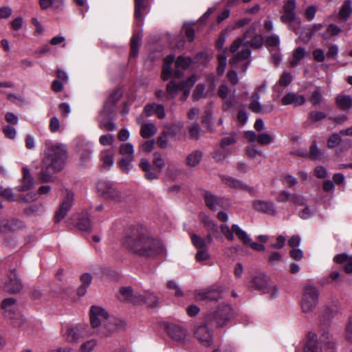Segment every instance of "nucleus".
Returning <instances> with one entry per match:
<instances>
[{
  "label": "nucleus",
  "mask_w": 352,
  "mask_h": 352,
  "mask_svg": "<svg viewBox=\"0 0 352 352\" xmlns=\"http://www.w3.org/2000/svg\"><path fill=\"white\" fill-rule=\"evenodd\" d=\"M143 301L140 304H146L149 307H155L158 305V298L152 293L147 292L142 295Z\"/></svg>",
  "instance_id": "45"
},
{
  "label": "nucleus",
  "mask_w": 352,
  "mask_h": 352,
  "mask_svg": "<svg viewBox=\"0 0 352 352\" xmlns=\"http://www.w3.org/2000/svg\"><path fill=\"white\" fill-rule=\"evenodd\" d=\"M294 60L290 62L292 67H294L297 65L298 61L302 59L305 57V49L302 47H298L293 52Z\"/></svg>",
  "instance_id": "52"
},
{
  "label": "nucleus",
  "mask_w": 352,
  "mask_h": 352,
  "mask_svg": "<svg viewBox=\"0 0 352 352\" xmlns=\"http://www.w3.org/2000/svg\"><path fill=\"white\" fill-rule=\"evenodd\" d=\"M2 131L6 138L12 140H14L16 138V131L13 126L10 125L4 126Z\"/></svg>",
  "instance_id": "57"
},
{
  "label": "nucleus",
  "mask_w": 352,
  "mask_h": 352,
  "mask_svg": "<svg viewBox=\"0 0 352 352\" xmlns=\"http://www.w3.org/2000/svg\"><path fill=\"white\" fill-rule=\"evenodd\" d=\"M97 346L98 340L95 338H91L81 343L78 352H93Z\"/></svg>",
  "instance_id": "38"
},
{
  "label": "nucleus",
  "mask_w": 352,
  "mask_h": 352,
  "mask_svg": "<svg viewBox=\"0 0 352 352\" xmlns=\"http://www.w3.org/2000/svg\"><path fill=\"white\" fill-rule=\"evenodd\" d=\"M184 89V84H180V82L177 83L176 82L173 80L170 81L166 85V92L168 95V98H174L179 91L182 90Z\"/></svg>",
  "instance_id": "40"
},
{
  "label": "nucleus",
  "mask_w": 352,
  "mask_h": 352,
  "mask_svg": "<svg viewBox=\"0 0 352 352\" xmlns=\"http://www.w3.org/2000/svg\"><path fill=\"white\" fill-rule=\"evenodd\" d=\"M317 8L314 6H308L305 12V16L308 21H312L316 15Z\"/></svg>",
  "instance_id": "60"
},
{
  "label": "nucleus",
  "mask_w": 352,
  "mask_h": 352,
  "mask_svg": "<svg viewBox=\"0 0 352 352\" xmlns=\"http://www.w3.org/2000/svg\"><path fill=\"white\" fill-rule=\"evenodd\" d=\"M279 44V38L277 36H270L266 39V45L270 52L277 50Z\"/></svg>",
  "instance_id": "53"
},
{
  "label": "nucleus",
  "mask_w": 352,
  "mask_h": 352,
  "mask_svg": "<svg viewBox=\"0 0 352 352\" xmlns=\"http://www.w3.org/2000/svg\"><path fill=\"white\" fill-rule=\"evenodd\" d=\"M175 60L173 55L166 56L164 60V65L162 72V78L163 80H167L172 74L171 64Z\"/></svg>",
  "instance_id": "30"
},
{
  "label": "nucleus",
  "mask_w": 352,
  "mask_h": 352,
  "mask_svg": "<svg viewBox=\"0 0 352 352\" xmlns=\"http://www.w3.org/2000/svg\"><path fill=\"white\" fill-rule=\"evenodd\" d=\"M23 179L21 180V184L19 186V190L25 191L32 188L34 182L30 176L29 170L23 167Z\"/></svg>",
  "instance_id": "31"
},
{
  "label": "nucleus",
  "mask_w": 352,
  "mask_h": 352,
  "mask_svg": "<svg viewBox=\"0 0 352 352\" xmlns=\"http://www.w3.org/2000/svg\"><path fill=\"white\" fill-rule=\"evenodd\" d=\"M122 96V91L120 89L114 90L107 99L104 104V109L102 112L106 116H109L113 113V105L117 102Z\"/></svg>",
  "instance_id": "20"
},
{
  "label": "nucleus",
  "mask_w": 352,
  "mask_h": 352,
  "mask_svg": "<svg viewBox=\"0 0 352 352\" xmlns=\"http://www.w3.org/2000/svg\"><path fill=\"white\" fill-rule=\"evenodd\" d=\"M119 298L122 301H130L134 304H140L143 301L142 294L133 293L129 287L120 289Z\"/></svg>",
  "instance_id": "18"
},
{
  "label": "nucleus",
  "mask_w": 352,
  "mask_h": 352,
  "mask_svg": "<svg viewBox=\"0 0 352 352\" xmlns=\"http://www.w3.org/2000/svg\"><path fill=\"white\" fill-rule=\"evenodd\" d=\"M286 88V73L283 72L278 82L274 87V97L277 99L282 96L281 101L283 105H286V94H284Z\"/></svg>",
  "instance_id": "22"
},
{
  "label": "nucleus",
  "mask_w": 352,
  "mask_h": 352,
  "mask_svg": "<svg viewBox=\"0 0 352 352\" xmlns=\"http://www.w3.org/2000/svg\"><path fill=\"white\" fill-rule=\"evenodd\" d=\"M232 309L230 305L220 304L216 311L206 316L208 323L214 322L217 328L224 327L232 318Z\"/></svg>",
  "instance_id": "6"
},
{
  "label": "nucleus",
  "mask_w": 352,
  "mask_h": 352,
  "mask_svg": "<svg viewBox=\"0 0 352 352\" xmlns=\"http://www.w3.org/2000/svg\"><path fill=\"white\" fill-rule=\"evenodd\" d=\"M221 182L226 186L234 188V189H246L248 190L250 193L254 190L252 188H248L241 181L236 179L228 175H221Z\"/></svg>",
  "instance_id": "23"
},
{
  "label": "nucleus",
  "mask_w": 352,
  "mask_h": 352,
  "mask_svg": "<svg viewBox=\"0 0 352 352\" xmlns=\"http://www.w3.org/2000/svg\"><path fill=\"white\" fill-rule=\"evenodd\" d=\"M252 207L257 211L273 215L276 210L272 203L262 200H254L252 201Z\"/></svg>",
  "instance_id": "24"
},
{
  "label": "nucleus",
  "mask_w": 352,
  "mask_h": 352,
  "mask_svg": "<svg viewBox=\"0 0 352 352\" xmlns=\"http://www.w3.org/2000/svg\"><path fill=\"white\" fill-rule=\"evenodd\" d=\"M199 250L195 255V258L197 261L201 262L206 261L209 258V254L206 248L204 249H199Z\"/></svg>",
  "instance_id": "62"
},
{
  "label": "nucleus",
  "mask_w": 352,
  "mask_h": 352,
  "mask_svg": "<svg viewBox=\"0 0 352 352\" xmlns=\"http://www.w3.org/2000/svg\"><path fill=\"white\" fill-rule=\"evenodd\" d=\"M319 292L313 285H307L304 287L300 305L302 311L309 314L314 311L318 303Z\"/></svg>",
  "instance_id": "8"
},
{
  "label": "nucleus",
  "mask_w": 352,
  "mask_h": 352,
  "mask_svg": "<svg viewBox=\"0 0 352 352\" xmlns=\"http://www.w3.org/2000/svg\"><path fill=\"white\" fill-rule=\"evenodd\" d=\"M296 8V0H287V23H293L298 26L301 23L300 18L294 12Z\"/></svg>",
  "instance_id": "25"
},
{
  "label": "nucleus",
  "mask_w": 352,
  "mask_h": 352,
  "mask_svg": "<svg viewBox=\"0 0 352 352\" xmlns=\"http://www.w3.org/2000/svg\"><path fill=\"white\" fill-rule=\"evenodd\" d=\"M6 317L11 320L12 324L15 327L25 329V318L17 311L16 301L13 298L5 299L1 304Z\"/></svg>",
  "instance_id": "7"
},
{
  "label": "nucleus",
  "mask_w": 352,
  "mask_h": 352,
  "mask_svg": "<svg viewBox=\"0 0 352 352\" xmlns=\"http://www.w3.org/2000/svg\"><path fill=\"white\" fill-rule=\"evenodd\" d=\"M74 201V195L72 192L66 190L61 201L58 210L56 212L57 221H61L70 210Z\"/></svg>",
  "instance_id": "13"
},
{
  "label": "nucleus",
  "mask_w": 352,
  "mask_h": 352,
  "mask_svg": "<svg viewBox=\"0 0 352 352\" xmlns=\"http://www.w3.org/2000/svg\"><path fill=\"white\" fill-rule=\"evenodd\" d=\"M204 197L206 206L212 210L215 211L222 206V199L209 192H206Z\"/></svg>",
  "instance_id": "26"
},
{
  "label": "nucleus",
  "mask_w": 352,
  "mask_h": 352,
  "mask_svg": "<svg viewBox=\"0 0 352 352\" xmlns=\"http://www.w3.org/2000/svg\"><path fill=\"white\" fill-rule=\"evenodd\" d=\"M274 136L269 133H261L257 135V142L261 145H267L272 143Z\"/></svg>",
  "instance_id": "48"
},
{
  "label": "nucleus",
  "mask_w": 352,
  "mask_h": 352,
  "mask_svg": "<svg viewBox=\"0 0 352 352\" xmlns=\"http://www.w3.org/2000/svg\"><path fill=\"white\" fill-rule=\"evenodd\" d=\"M252 102L250 104V109L256 113H267L272 111L273 105L267 104L263 105L258 102L259 95L257 93H254L252 96Z\"/></svg>",
  "instance_id": "19"
},
{
  "label": "nucleus",
  "mask_w": 352,
  "mask_h": 352,
  "mask_svg": "<svg viewBox=\"0 0 352 352\" xmlns=\"http://www.w3.org/2000/svg\"><path fill=\"white\" fill-rule=\"evenodd\" d=\"M192 63V60L188 57L179 56L175 61V66L177 67V70L174 73V76L177 78H179L182 73L179 71V68L186 69L189 67Z\"/></svg>",
  "instance_id": "35"
},
{
  "label": "nucleus",
  "mask_w": 352,
  "mask_h": 352,
  "mask_svg": "<svg viewBox=\"0 0 352 352\" xmlns=\"http://www.w3.org/2000/svg\"><path fill=\"white\" fill-rule=\"evenodd\" d=\"M90 322L94 329L103 327L108 319L110 318L108 313L101 307L91 306L89 311Z\"/></svg>",
  "instance_id": "11"
},
{
  "label": "nucleus",
  "mask_w": 352,
  "mask_h": 352,
  "mask_svg": "<svg viewBox=\"0 0 352 352\" xmlns=\"http://www.w3.org/2000/svg\"><path fill=\"white\" fill-rule=\"evenodd\" d=\"M336 103L340 109L346 110L352 107V98L349 95L339 94L336 98Z\"/></svg>",
  "instance_id": "33"
},
{
  "label": "nucleus",
  "mask_w": 352,
  "mask_h": 352,
  "mask_svg": "<svg viewBox=\"0 0 352 352\" xmlns=\"http://www.w3.org/2000/svg\"><path fill=\"white\" fill-rule=\"evenodd\" d=\"M64 155H45L41 165L39 179L42 182L53 181L52 175L60 170L65 165Z\"/></svg>",
  "instance_id": "4"
},
{
  "label": "nucleus",
  "mask_w": 352,
  "mask_h": 352,
  "mask_svg": "<svg viewBox=\"0 0 352 352\" xmlns=\"http://www.w3.org/2000/svg\"><path fill=\"white\" fill-rule=\"evenodd\" d=\"M140 168L145 172V177L148 180H153L157 178V174L154 171H151V166L150 163L145 159H142Z\"/></svg>",
  "instance_id": "37"
},
{
  "label": "nucleus",
  "mask_w": 352,
  "mask_h": 352,
  "mask_svg": "<svg viewBox=\"0 0 352 352\" xmlns=\"http://www.w3.org/2000/svg\"><path fill=\"white\" fill-rule=\"evenodd\" d=\"M190 236L192 244L197 249H204L206 248L208 244L212 242V236L210 233L207 235L206 239H204L201 236L193 233L190 234Z\"/></svg>",
  "instance_id": "27"
},
{
  "label": "nucleus",
  "mask_w": 352,
  "mask_h": 352,
  "mask_svg": "<svg viewBox=\"0 0 352 352\" xmlns=\"http://www.w3.org/2000/svg\"><path fill=\"white\" fill-rule=\"evenodd\" d=\"M45 145L47 151L52 152L53 154H66L67 152L66 145L62 143L48 141L45 143Z\"/></svg>",
  "instance_id": "32"
},
{
  "label": "nucleus",
  "mask_w": 352,
  "mask_h": 352,
  "mask_svg": "<svg viewBox=\"0 0 352 352\" xmlns=\"http://www.w3.org/2000/svg\"><path fill=\"white\" fill-rule=\"evenodd\" d=\"M122 245L129 252L142 256H155L164 252L160 241L138 230L126 231L122 239Z\"/></svg>",
  "instance_id": "1"
},
{
  "label": "nucleus",
  "mask_w": 352,
  "mask_h": 352,
  "mask_svg": "<svg viewBox=\"0 0 352 352\" xmlns=\"http://www.w3.org/2000/svg\"><path fill=\"white\" fill-rule=\"evenodd\" d=\"M40 8L43 10L53 7L54 8H60L64 3V0H39Z\"/></svg>",
  "instance_id": "42"
},
{
  "label": "nucleus",
  "mask_w": 352,
  "mask_h": 352,
  "mask_svg": "<svg viewBox=\"0 0 352 352\" xmlns=\"http://www.w3.org/2000/svg\"><path fill=\"white\" fill-rule=\"evenodd\" d=\"M200 218L201 221L206 229L212 232H216L217 231V223L211 219L208 215L202 213L200 214Z\"/></svg>",
  "instance_id": "41"
},
{
  "label": "nucleus",
  "mask_w": 352,
  "mask_h": 352,
  "mask_svg": "<svg viewBox=\"0 0 352 352\" xmlns=\"http://www.w3.org/2000/svg\"><path fill=\"white\" fill-rule=\"evenodd\" d=\"M323 100V96L321 91L318 89H315L311 92V94L309 98V102L314 105H319L321 104Z\"/></svg>",
  "instance_id": "50"
},
{
  "label": "nucleus",
  "mask_w": 352,
  "mask_h": 352,
  "mask_svg": "<svg viewBox=\"0 0 352 352\" xmlns=\"http://www.w3.org/2000/svg\"><path fill=\"white\" fill-rule=\"evenodd\" d=\"M189 135L192 139H198L203 134V131L198 124L194 122L188 126Z\"/></svg>",
  "instance_id": "47"
},
{
  "label": "nucleus",
  "mask_w": 352,
  "mask_h": 352,
  "mask_svg": "<svg viewBox=\"0 0 352 352\" xmlns=\"http://www.w3.org/2000/svg\"><path fill=\"white\" fill-rule=\"evenodd\" d=\"M217 59L218 66L217 67V72L219 75H221L225 71L227 58L224 54H221L218 56Z\"/></svg>",
  "instance_id": "55"
},
{
  "label": "nucleus",
  "mask_w": 352,
  "mask_h": 352,
  "mask_svg": "<svg viewBox=\"0 0 352 352\" xmlns=\"http://www.w3.org/2000/svg\"><path fill=\"white\" fill-rule=\"evenodd\" d=\"M142 35L139 32H135L131 38L130 58H135L138 55L139 47L141 43Z\"/></svg>",
  "instance_id": "28"
},
{
  "label": "nucleus",
  "mask_w": 352,
  "mask_h": 352,
  "mask_svg": "<svg viewBox=\"0 0 352 352\" xmlns=\"http://www.w3.org/2000/svg\"><path fill=\"white\" fill-rule=\"evenodd\" d=\"M133 152L134 149L131 144L126 143L120 146V154H133Z\"/></svg>",
  "instance_id": "64"
},
{
  "label": "nucleus",
  "mask_w": 352,
  "mask_h": 352,
  "mask_svg": "<svg viewBox=\"0 0 352 352\" xmlns=\"http://www.w3.org/2000/svg\"><path fill=\"white\" fill-rule=\"evenodd\" d=\"M223 297L221 287H211L206 290L199 291L195 296L197 300L217 301Z\"/></svg>",
  "instance_id": "12"
},
{
  "label": "nucleus",
  "mask_w": 352,
  "mask_h": 352,
  "mask_svg": "<svg viewBox=\"0 0 352 352\" xmlns=\"http://www.w3.org/2000/svg\"><path fill=\"white\" fill-rule=\"evenodd\" d=\"M250 32L244 34L243 38H238L233 41L230 47V52L233 54L232 58L230 59L229 63L233 69H241V72L245 73L250 63L249 60L251 52L249 49L250 44L252 47H260L263 43L261 35L256 34L250 41L245 40L248 38Z\"/></svg>",
  "instance_id": "2"
},
{
  "label": "nucleus",
  "mask_w": 352,
  "mask_h": 352,
  "mask_svg": "<svg viewBox=\"0 0 352 352\" xmlns=\"http://www.w3.org/2000/svg\"><path fill=\"white\" fill-rule=\"evenodd\" d=\"M283 258V255L278 252H274L270 254L268 261L272 265H278Z\"/></svg>",
  "instance_id": "56"
},
{
  "label": "nucleus",
  "mask_w": 352,
  "mask_h": 352,
  "mask_svg": "<svg viewBox=\"0 0 352 352\" xmlns=\"http://www.w3.org/2000/svg\"><path fill=\"white\" fill-rule=\"evenodd\" d=\"M171 141H173L171 138H169L165 133L162 132L157 139V145L161 148H165L170 145V142Z\"/></svg>",
  "instance_id": "51"
},
{
  "label": "nucleus",
  "mask_w": 352,
  "mask_h": 352,
  "mask_svg": "<svg viewBox=\"0 0 352 352\" xmlns=\"http://www.w3.org/2000/svg\"><path fill=\"white\" fill-rule=\"evenodd\" d=\"M78 227L80 230L84 231L90 230L91 228V222L89 217L82 219L78 222Z\"/></svg>",
  "instance_id": "58"
},
{
  "label": "nucleus",
  "mask_w": 352,
  "mask_h": 352,
  "mask_svg": "<svg viewBox=\"0 0 352 352\" xmlns=\"http://www.w3.org/2000/svg\"><path fill=\"white\" fill-rule=\"evenodd\" d=\"M249 287L269 294L272 298H276L278 295L277 287L272 284L270 279L263 273H258L253 276L249 282Z\"/></svg>",
  "instance_id": "5"
},
{
  "label": "nucleus",
  "mask_w": 352,
  "mask_h": 352,
  "mask_svg": "<svg viewBox=\"0 0 352 352\" xmlns=\"http://www.w3.org/2000/svg\"><path fill=\"white\" fill-rule=\"evenodd\" d=\"M182 128L179 124H173L164 128L163 133L173 140L177 139L181 135Z\"/></svg>",
  "instance_id": "36"
},
{
  "label": "nucleus",
  "mask_w": 352,
  "mask_h": 352,
  "mask_svg": "<svg viewBox=\"0 0 352 352\" xmlns=\"http://www.w3.org/2000/svg\"><path fill=\"white\" fill-rule=\"evenodd\" d=\"M164 330L167 336L177 344H185L188 342L187 330L179 324L166 323Z\"/></svg>",
  "instance_id": "9"
},
{
  "label": "nucleus",
  "mask_w": 352,
  "mask_h": 352,
  "mask_svg": "<svg viewBox=\"0 0 352 352\" xmlns=\"http://www.w3.org/2000/svg\"><path fill=\"white\" fill-rule=\"evenodd\" d=\"M133 161V155H126L119 162V166L121 170L128 173L133 168L132 162Z\"/></svg>",
  "instance_id": "44"
},
{
  "label": "nucleus",
  "mask_w": 352,
  "mask_h": 352,
  "mask_svg": "<svg viewBox=\"0 0 352 352\" xmlns=\"http://www.w3.org/2000/svg\"><path fill=\"white\" fill-rule=\"evenodd\" d=\"M305 352H321L322 346L318 342L317 335L314 332H309L307 335V342L304 346Z\"/></svg>",
  "instance_id": "21"
},
{
  "label": "nucleus",
  "mask_w": 352,
  "mask_h": 352,
  "mask_svg": "<svg viewBox=\"0 0 352 352\" xmlns=\"http://www.w3.org/2000/svg\"><path fill=\"white\" fill-rule=\"evenodd\" d=\"M305 98L302 95H298L294 93L287 94V104H294V106H300L305 103Z\"/></svg>",
  "instance_id": "46"
},
{
  "label": "nucleus",
  "mask_w": 352,
  "mask_h": 352,
  "mask_svg": "<svg viewBox=\"0 0 352 352\" xmlns=\"http://www.w3.org/2000/svg\"><path fill=\"white\" fill-rule=\"evenodd\" d=\"M22 284L17 278L15 271H12L8 275V280L3 285V289L9 293H16L21 291Z\"/></svg>",
  "instance_id": "16"
},
{
  "label": "nucleus",
  "mask_w": 352,
  "mask_h": 352,
  "mask_svg": "<svg viewBox=\"0 0 352 352\" xmlns=\"http://www.w3.org/2000/svg\"><path fill=\"white\" fill-rule=\"evenodd\" d=\"M321 342L323 343L325 350L327 352H334L336 350V342L331 334L324 332L321 336Z\"/></svg>",
  "instance_id": "34"
},
{
  "label": "nucleus",
  "mask_w": 352,
  "mask_h": 352,
  "mask_svg": "<svg viewBox=\"0 0 352 352\" xmlns=\"http://www.w3.org/2000/svg\"><path fill=\"white\" fill-rule=\"evenodd\" d=\"M155 145V142L153 140H148L145 141L142 144L141 148L142 151L146 153H150L152 151Z\"/></svg>",
  "instance_id": "63"
},
{
  "label": "nucleus",
  "mask_w": 352,
  "mask_h": 352,
  "mask_svg": "<svg viewBox=\"0 0 352 352\" xmlns=\"http://www.w3.org/2000/svg\"><path fill=\"white\" fill-rule=\"evenodd\" d=\"M156 132L157 128L153 123H146L142 125L140 134L142 137L144 138H148L153 136L156 133Z\"/></svg>",
  "instance_id": "43"
},
{
  "label": "nucleus",
  "mask_w": 352,
  "mask_h": 352,
  "mask_svg": "<svg viewBox=\"0 0 352 352\" xmlns=\"http://www.w3.org/2000/svg\"><path fill=\"white\" fill-rule=\"evenodd\" d=\"M195 337L204 346H210L213 342L212 336L208 327L205 324L198 325L195 329Z\"/></svg>",
  "instance_id": "15"
},
{
  "label": "nucleus",
  "mask_w": 352,
  "mask_h": 352,
  "mask_svg": "<svg viewBox=\"0 0 352 352\" xmlns=\"http://www.w3.org/2000/svg\"><path fill=\"white\" fill-rule=\"evenodd\" d=\"M84 333L82 325L74 324L67 327L63 336L68 343H76L83 338Z\"/></svg>",
  "instance_id": "14"
},
{
  "label": "nucleus",
  "mask_w": 352,
  "mask_h": 352,
  "mask_svg": "<svg viewBox=\"0 0 352 352\" xmlns=\"http://www.w3.org/2000/svg\"><path fill=\"white\" fill-rule=\"evenodd\" d=\"M124 326L123 322H121L116 318L110 317L108 322H106L103 327L99 330V333L108 336L110 334L121 329Z\"/></svg>",
  "instance_id": "17"
},
{
  "label": "nucleus",
  "mask_w": 352,
  "mask_h": 352,
  "mask_svg": "<svg viewBox=\"0 0 352 352\" xmlns=\"http://www.w3.org/2000/svg\"><path fill=\"white\" fill-rule=\"evenodd\" d=\"M352 1L351 0H346L344 3L342 5L340 10L339 11L338 16L339 18L346 21L350 16L352 12Z\"/></svg>",
  "instance_id": "39"
},
{
  "label": "nucleus",
  "mask_w": 352,
  "mask_h": 352,
  "mask_svg": "<svg viewBox=\"0 0 352 352\" xmlns=\"http://www.w3.org/2000/svg\"><path fill=\"white\" fill-rule=\"evenodd\" d=\"M220 230L221 233L228 241H234V234H235L239 240L245 245L250 246L252 249L258 252H263L265 249L263 244H258L252 241L246 232L237 224H233L231 228H230L228 225L223 223L220 226Z\"/></svg>",
  "instance_id": "3"
},
{
  "label": "nucleus",
  "mask_w": 352,
  "mask_h": 352,
  "mask_svg": "<svg viewBox=\"0 0 352 352\" xmlns=\"http://www.w3.org/2000/svg\"><path fill=\"white\" fill-rule=\"evenodd\" d=\"M205 86L202 84H199L196 86L195 89L193 91L192 98L193 100H198L201 98L206 96L204 94Z\"/></svg>",
  "instance_id": "54"
},
{
  "label": "nucleus",
  "mask_w": 352,
  "mask_h": 352,
  "mask_svg": "<svg viewBox=\"0 0 352 352\" xmlns=\"http://www.w3.org/2000/svg\"><path fill=\"white\" fill-rule=\"evenodd\" d=\"M236 142V134H231L229 136L224 137L220 142V146L223 149H226L229 146L234 144Z\"/></svg>",
  "instance_id": "49"
},
{
  "label": "nucleus",
  "mask_w": 352,
  "mask_h": 352,
  "mask_svg": "<svg viewBox=\"0 0 352 352\" xmlns=\"http://www.w3.org/2000/svg\"><path fill=\"white\" fill-rule=\"evenodd\" d=\"M96 189L98 192L106 199L119 201L121 199L120 192L107 180H98L96 183Z\"/></svg>",
  "instance_id": "10"
},
{
  "label": "nucleus",
  "mask_w": 352,
  "mask_h": 352,
  "mask_svg": "<svg viewBox=\"0 0 352 352\" xmlns=\"http://www.w3.org/2000/svg\"><path fill=\"white\" fill-rule=\"evenodd\" d=\"M309 117L313 122H317L325 118L326 114L322 111H314L309 113Z\"/></svg>",
  "instance_id": "59"
},
{
  "label": "nucleus",
  "mask_w": 352,
  "mask_h": 352,
  "mask_svg": "<svg viewBox=\"0 0 352 352\" xmlns=\"http://www.w3.org/2000/svg\"><path fill=\"white\" fill-rule=\"evenodd\" d=\"M201 161V155H188L186 164L188 166L193 167L197 165Z\"/></svg>",
  "instance_id": "61"
},
{
  "label": "nucleus",
  "mask_w": 352,
  "mask_h": 352,
  "mask_svg": "<svg viewBox=\"0 0 352 352\" xmlns=\"http://www.w3.org/2000/svg\"><path fill=\"white\" fill-rule=\"evenodd\" d=\"M148 6V0H134V16L136 19L143 20V12L147 8Z\"/></svg>",
  "instance_id": "29"
}]
</instances>
